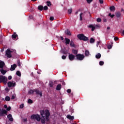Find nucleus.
Wrapping results in <instances>:
<instances>
[{"instance_id":"f03ea898","label":"nucleus","mask_w":124,"mask_h":124,"mask_svg":"<svg viewBox=\"0 0 124 124\" xmlns=\"http://www.w3.org/2000/svg\"><path fill=\"white\" fill-rule=\"evenodd\" d=\"M77 37L78 39H80V40H84V41H88V40H89V38L86 37V36L83 34L78 35Z\"/></svg>"},{"instance_id":"58836bf2","label":"nucleus","mask_w":124,"mask_h":124,"mask_svg":"<svg viewBox=\"0 0 124 124\" xmlns=\"http://www.w3.org/2000/svg\"><path fill=\"white\" fill-rule=\"evenodd\" d=\"M95 28H96L97 29H98V28H100V25H96L95 26Z\"/></svg>"},{"instance_id":"4d7b16f0","label":"nucleus","mask_w":124,"mask_h":124,"mask_svg":"<svg viewBox=\"0 0 124 124\" xmlns=\"http://www.w3.org/2000/svg\"><path fill=\"white\" fill-rule=\"evenodd\" d=\"M4 108H5L7 109V106L6 105H5L4 106Z\"/></svg>"},{"instance_id":"a211bd4d","label":"nucleus","mask_w":124,"mask_h":124,"mask_svg":"<svg viewBox=\"0 0 124 124\" xmlns=\"http://www.w3.org/2000/svg\"><path fill=\"white\" fill-rule=\"evenodd\" d=\"M115 15L116 16V17H117V18H120V17L121 16H122V14H121V13L120 12H117L116 14H115Z\"/></svg>"},{"instance_id":"680f3d73","label":"nucleus","mask_w":124,"mask_h":124,"mask_svg":"<svg viewBox=\"0 0 124 124\" xmlns=\"http://www.w3.org/2000/svg\"><path fill=\"white\" fill-rule=\"evenodd\" d=\"M3 51H4V49H1L0 50V52H3Z\"/></svg>"},{"instance_id":"e433bc0d","label":"nucleus","mask_w":124,"mask_h":124,"mask_svg":"<svg viewBox=\"0 0 124 124\" xmlns=\"http://www.w3.org/2000/svg\"><path fill=\"white\" fill-rule=\"evenodd\" d=\"M62 60H65V59H66V56L63 55L62 56Z\"/></svg>"},{"instance_id":"6ab92c4d","label":"nucleus","mask_w":124,"mask_h":124,"mask_svg":"<svg viewBox=\"0 0 124 124\" xmlns=\"http://www.w3.org/2000/svg\"><path fill=\"white\" fill-rule=\"evenodd\" d=\"M0 71L1 73L2 74H3V75H4V74H5V73H6V71H4V70H3V69H1L0 70Z\"/></svg>"},{"instance_id":"20e7f679","label":"nucleus","mask_w":124,"mask_h":124,"mask_svg":"<svg viewBox=\"0 0 124 124\" xmlns=\"http://www.w3.org/2000/svg\"><path fill=\"white\" fill-rule=\"evenodd\" d=\"M31 120H36L38 122L40 121V116L38 114H33L31 116Z\"/></svg>"},{"instance_id":"39448f33","label":"nucleus","mask_w":124,"mask_h":124,"mask_svg":"<svg viewBox=\"0 0 124 124\" xmlns=\"http://www.w3.org/2000/svg\"><path fill=\"white\" fill-rule=\"evenodd\" d=\"M76 58L78 61H83L85 58V56L83 54H77Z\"/></svg>"},{"instance_id":"4468645a","label":"nucleus","mask_w":124,"mask_h":124,"mask_svg":"<svg viewBox=\"0 0 124 124\" xmlns=\"http://www.w3.org/2000/svg\"><path fill=\"white\" fill-rule=\"evenodd\" d=\"M66 45L69 44L70 43V40L67 38H65Z\"/></svg>"},{"instance_id":"ddd939ff","label":"nucleus","mask_w":124,"mask_h":124,"mask_svg":"<svg viewBox=\"0 0 124 124\" xmlns=\"http://www.w3.org/2000/svg\"><path fill=\"white\" fill-rule=\"evenodd\" d=\"M4 65H5L4 62L2 61L0 62V68H2Z\"/></svg>"},{"instance_id":"79ce46f5","label":"nucleus","mask_w":124,"mask_h":124,"mask_svg":"<svg viewBox=\"0 0 124 124\" xmlns=\"http://www.w3.org/2000/svg\"><path fill=\"white\" fill-rule=\"evenodd\" d=\"M82 15H83V14L81 13L80 14V21H82L83 20V19L82 18Z\"/></svg>"},{"instance_id":"c9c22d12","label":"nucleus","mask_w":124,"mask_h":124,"mask_svg":"<svg viewBox=\"0 0 124 124\" xmlns=\"http://www.w3.org/2000/svg\"><path fill=\"white\" fill-rule=\"evenodd\" d=\"M46 3H47V6H50V5H51V2L50 1H47Z\"/></svg>"},{"instance_id":"2f4dec72","label":"nucleus","mask_w":124,"mask_h":124,"mask_svg":"<svg viewBox=\"0 0 124 124\" xmlns=\"http://www.w3.org/2000/svg\"><path fill=\"white\" fill-rule=\"evenodd\" d=\"M16 75H17L18 76H21V73H20V71H17L16 72Z\"/></svg>"},{"instance_id":"412c9836","label":"nucleus","mask_w":124,"mask_h":124,"mask_svg":"<svg viewBox=\"0 0 124 124\" xmlns=\"http://www.w3.org/2000/svg\"><path fill=\"white\" fill-rule=\"evenodd\" d=\"M17 36H18L17 34L15 33L13 35H12V37L13 39H16V38H17Z\"/></svg>"},{"instance_id":"49530a36","label":"nucleus","mask_w":124,"mask_h":124,"mask_svg":"<svg viewBox=\"0 0 124 124\" xmlns=\"http://www.w3.org/2000/svg\"><path fill=\"white\" fill-rule=\"evenodd\" d=\"M50 87H53V83L52 82H49Z\"/></svg>"},{"instance_id":"cd10ccee","label":"nucleus","mask_w":124,"mask_h":124,"mask_svg":"<svg viewBox=\"0 0 124 124\" xmlns=\"http://www.w3.org/2000/svg\"><path fill=\"white\" fill-rule=\"evenodd\" d=\"M34 90H30L29 91V93H30V94H32L33 93H34Z\"/></svg>"},{"instance_id":"864d4df0","label":"nucleus","mask_w":124,"mask_h":124,"mask_svg":"<svg viewBox=\"0 0 124 124\" xmlns=\"http://www.w3.org/2000/svg\"><path fill=\"white\" fill-rule=\"evenodd\" d=\"M61 40H63L62 42H64V40H63V37L62 36H61Z\"/></svg>"},{"instance_id":"2eb2a0df","label":"nucleus","mask_w":124,"mask_h":124,"mask_svg":"<svg viewBox=\"0 0 124 124\" xmlns=\"http://www.w3.org/2000/svg\"><path fill=\"white\" fill-rule=\"evenodd\" d=\"M89 28H92V31H94V30L95 29V26H93V25H90L89 26Z\"/></svg>"},{"instance_id":"13d9d810","label":"nucleus","mask_w":124,"mask_h":124,"mask_svg":"<svg viewBox=\"0 0 124 124\" xmlns=\"http://www.w3.org/2000/svg\"><path fill=\"white\" fill-rule=\"evenodd\" d=\"M115 16V15H112L110 16L111 18H113V17Z\"/></svg>"},{"instance_id":"f257e3e1","label":"nucleus","mask_w":124,"mask_h":124,"mask_svg":"<svg viewBox=\"0 0 124 124\" xmlns=\"http://www.w3.org/2000/svg\"><path fill=\"white\" fill-rule=\"evenodd\" d=\"M40 114L41 116H42V118L41 119V122L42 124H45L46 120L47 122L49 121V116H50V112H49V110L47 109H46L45 111L41 110ZM45 117L46 120L45 119Z\"/></svg>"},{"instance_id":"ea45409f","label":"nucleus","mask_w":124,"mask_h":124,"mask_svg":"<svg viewBox=\"0 0 124 124\" xmlns=\"http://www.w3.org/2000/svg\"><path fill=\"white\" fill-rule=\"evenodd\" d=\"M28 102V103H32V100H31V99H29Z\"/></svg>"},{"instance_id":"9b49d317","label":"nucleus","mask_w":124,"mask_h":124,"mask_svg":"<svg viewBox=\"0 0 124 124\" xmlns=\"http://www.w3.org/2000/svg\"><path fill=\"white\" fill-rule=\"evenodd\" d=\"M7 118L10 122H13V118H12V115L11 114L8 115Z\"/></svg>"},{"instance_id":"f704fd0d","label":"nucleus","mask_w":124,"mask_h":124,"mask_svg":"<svg viewBox=\"0 0 124 124\" xmlns=\"http://www.w3.org/2000/svg\"><path fill=\"white\" fill-rule=\"evenodd\" d=\"M19 108H20V109H23V108H24V104L20 105Z\"/></svg>"},{"instance_id":"603ef678","label":"nucleus","mask_w":124,"mask_h":124,"mask_svg":"<svg viewBox=\"0 0 124 124\" xmlns=\"http://www.w3.org/2000/svg\"><path fill=\"white\" fill-rule=\"evenodd\" d=\"M99 43H100V41L98 42L97 43V45H96L97 47H98V46H99Z\"/></svg>"},{"instance_id":"3c124183","label":"nucleus","mask_w":124,"mask_h":124,"mask_svg":"<svg viewBox=\"0 0 124 124\" xmlns=\"http://www.w3.org/2000/svg\"><path fill=\"white\" fill-rule=\"evenodd\" d=\"M118 39H119V38H118L117 37H115L114 38V40H115V41H117V40H118Z\"/></svg>"},{"instance_id":"f8f14e48","label":"nucleus","mask_w":124,"mask_h":124,"mask_svg":"<svg viewBox=\"0 0 124 124\" xmlns=\"http://www.w3.org/2000/svg\"><path fill=\"white\" fill-rule=\"evenodd\" d=\"M34 92L37 94H39L40 96H42V93L37 90H34Z\"/></svg>"},{"instance_id":"393cba45","label":"nucleus","mask_w":124,"mask_h":124,"mask_svg":"<svg viewBox=\"0 0 124 124\" xmlns=\"http://www.w3.org/2000/svg\"><path fill=\"white\" fill-rule=\"evenodd\" d=\"M38 9L39 10L42 11V10H43V6L42 5H40L38 7Z\"/></svg>"},{"instance_id":"0e129e2a","label":"nucleus","mask_w":124,"mask_h":124,"mask_svg":"<svg viewBox=\"0 0 124 124\" xmlns=\"http://www.w3.org/2000/svg\"><path fill=\"white\" fill-rule=\"evenodd\" d=\"M111 13H109V15H108V16H111Z\"/></svg>"},{"instance_id":"aec40b11","label":"nucleus","mask_w":124,"mask_h":124,"mask_svg":"<svg viewBox=\"0 0 124 124\" xmlns=\"http://www.w3.org/2000/svg\"><path fill=\"white\" fill-rule=\"evenodd\" d=\"M95 58L96 59H100V58H101V54H100V53L97 54L95 56Z\"/></svg>"},{"instance_id":"09e8293b","label":"nucleus","mask_w":124,"mask_h":124,"mask_svg":"<svg viewBox=\"0 0 124 124\" xmlns=\"http://www.w3.org/2000/svg\"><path fill=\"white\" fill-rule=\"evenodd\" d=\"M99 2L101 4H102L103 3V0H99Z\"/></svg>"},{"instance_id":"69168bd1","label":"nucleus","mask_w":124,"mask_h":124,"mask_svg":"<svg viewBox=\"0 0 124 124\" xmlns=\"http://www.w3.org/2000/svg\"><path fill=\"white\" fill-rule=\"evenodd\" d=\"M32 1H36V0H31Z\"/></svg>"},{"instance_id":"de8ad7c7","label":"nucleus","mask_w":124,"mask_h":124,"mask_svg":"<svg viewBox=\"0 0 124 124\" xmlns=\"http://www.w3.org/2000/svg\"><path fill=\"white\" fill-rule=\"evenodd\" d=\"M8 79L9 80H11L12 79V77L11 76H9Z\"/></svg>"},{"instance_id":"052dcab7","label":"nucleus","mask_w":124,"mask_h":124,"mask_svg":"<svg viewBox=\"0 0 124 124\" xmlns=\"http://www.w3.org/2000/svg\"><path fill=\"white\" fill-rule=\"evenodd\" d=\"M103 21L105 22H107V20L106 19H104Z\"/></svg>"},{"instance_id":"a19ab883","label":"nucleus","mask_w":124,"mask_h":124,"mask_svg":"<svg viewBox=\"0 0 124 124\" xmlns=\"http://www.w3.org/2000/svg\"><path fill=\"white\" fill-rule=\"evenodd\" d=\"M44 10H48V7H47V6H45L44 7Z\"/></svg>"},{"instance_id":"b1692460","label":"nucleus","mask_w":124,"mask_h":124,"mask_svg":"<svg viewBox=\"0 0 124 124\" xmlns=\"http://www.w3.org/2000/svg\"><path fill=\"white\" fill-rule=\"evenodd\" d=\"M94 41H95V40H94L93 38H91L90 39V43H94Z\"/></svg>"},{"instance_id":"8fccbe9b","label":"nucleus","mask_w":124,"mask_h":124,"mask_svg":"<svg viewBox=\"0 0 124 124\" xmlns=\"http://www.w3.org/2000/svg\"><path fill=\"white\" fill-rule=\"evenodd\" d=\"M15 98V95H13L11 97V99H14Z\"/></svg>"},{"instance_id":"72a5a7b5","label":"nucleus","mask_w":124,"mask_h":124,"mask_svg":"<svg viewBox=\"0 0 124 124\" xmlns=\"http://www.w3.org/2000/svg\"><path fill=\"white\" fill-rule=\"evenodd\" d=\"M99 64L100 65H103L104 64V62L103 61H100L99 62Z\"/></svg>"},{"instance_id":"4be33fe9","label":"nucleus","mask_w":124,"mask_h":124,"mask_svg":"<svg viewBox=\"0 0 124 124\" xmlns=\"http://www.w3.org/2000/svg\"><path fill=\"white\" fill-rule=\"evenodd\" d=\"M72 52L73 54H74V55H77V54L78 53V51L75 49H73L72 50Z\"/></svg>"},{"instance_id":"774afa93","label":"nucleus","mask_w":124,"mask_h":124,"mask_svg":"<svg viewBox=\"0 0 124 124\" xmlns=\"http://www.w3.org/2000/svg\"><path fill=\"white\" fill-rule=\"evenodd\" d=\"M78 13V12H77L76 13V14H77Z\"/></svg>"},{"instance_id":"5701e85b","label":"nucleus","mask_w":124,"mask_h":124,"mask_svg":"<svg viewBox=\"0 0 124 124\" xmlns=\"http://www.w3.org/2000/svg\"><path fill=\"white\" fill-rule=\"evenodd\" d=\"M65 32L66 34H67V35H71V33L70 32V31L68 30H66Z\"/></svg>"},{"instance_id":"4c0bfd02","label":"nucleus","mask_w":124,"mask_h":124,"mask_svg":"<svg viewBox=\"0 0 124 124\" xmlns=\"http://www.w3.org/2000/svg\"><path fill=\"white\" fill-rule=\"evenodd\" d=\"M6 110L7 111H10V110H11V107H9L8 108H7Z\"/></svg>"},{"instance_id":"5fc2aeb1","label":"nucleus","mask_w":124,"mask_h":124,"mask_svg":"<svg viewBox=\"0 0 124 124\" xmlns=\"http://www.w3.org/2000/svg\"><path fill=\"white\" fill-rule=\"evenodd\" d=\"M108 49H111V48H112V47L111 46H108Z\"/></svg>"},{"instance_id":"a18cd8bd","label":"nucleus","mask_w":124,"mask_h":124,"mask_svg":"<svg viewBox=\"0 0 124 124\" xmlns=\"http://www.w3.org/2000/svg\"><path fill=\"white\" fill-rule=\"evenodd\" d=\"M88 3H90V2H92L93 1V0H86Z\"/></svg>"},{"instance_id":"c756f323","label":"nucleus","mask_w":124,"mask_h":124,"mask_svg":"<svg viewBox=\"0 0 124 124\" xmlns=\"http://www.w3.org/2000/svg\"><path fill=\"white\" fill-rule=\"evenodd\" d=\"M96 21L98 23H100V22H101V18L99 17L97 18Z\"/></svg>"},{"instance_id":"6e6d98bb","label":"nucleus","mask_w":124,"mask_h":124,"mask_svg":"<svg viewBox=\"0 0 124 124\" xmlns=\"http://www.w3.org/2000/svg\"><path fill=\"white\" fill-rule=\"evenodd\" d=\"M62 84L63 85V86H65V82H62Z\"/></svg>"},{"instance_id":"473e14b6","label":"nucleus","mask_w":124,"mask_h":124,"mask_svg":"<svg viewBox=\"0 0 124 124\" xmlns=\"http://www.w3.org/2000/svg\"><path fill=\"white\" fill-rule=\"evenodd\" d=\"M68 12L69 14H71V13L72 12V9H70L68 10Z\"/></svg>"},{"instance_id":"c85d7f7f","label":"nucleus","mask_w":124,"mask_h":124,"mask_svg":"<svg viewBox=\"0 0 124 124\" xmlns=\"http://www.w3.org/2000/svg\"><path fill=\"white\" fill-rule=\"evenodd\" d=\"M5 100L6 101H9L10 100V97L9 96H6L5 97Z\"/></svg>"},{"instance_id":"dca6fc26","label":"nucleus","mask_w":124,"mask_h":124,"mask_svg":"<svg viewBox=\"0 0 124 124\" xmlns=\"http://www.w3.org/2000/svg\"><path fill=\"white\" fill-rule=\"evenodd\" d=\"M61 89H62V85H61V84H58V85L57 86L56 90H57V91H60V90H61Z\"/></svg>"},{"instance_id":"6e6552de","label":"nucleus","mask_w":124,"mask_h":124,"mask_svg":"<svg viewBox=\"0 0 124 124\" xmlns=\"http://www.w3.org/2000/svg\"><path fill=\"white\" fill-rule=\"evenodd\" d=\"M11 53H12V51H11L10 49H7L6 51V56L8 57V58H11L12 57V55H11Z\"/></svg>"},{"instance_id":"338daca9","label":"nucleus","mask_w":124,"mask_h":124,"mask_svg":"<svg viewBox=\"0 0 124 124\" xmlns=\"http://www.w3.org/2000/svg\"><path fill=\"white\" fill-rule=\"evenodd\" d=\"M122 11H124V9H122Z\"/></svg>"},{"instance_id":"bb28decb","label":"nucleus","mask_w":124,"mask_h":124,"mask_svg":"<svg viewBox=\"0 0 124 124\" xmlns=\"http://www.w3.org/2000/svg\"><path fill=\"white\" fill-rule=\"evenodd\" d=\"M85 56H89L90 55V52L88 50H86L85 52Z\"/></svg>"},{"instance_id":"1a4fd4ad","label":"nucleus","mask_w":124,"mask_h":124,"mask_svg":"<svg viewBox=\"0 0 124 124\" xmlns=\"http://www.w3.org/2000/svg\"><path fill=\"white\" fill-rule=\"evenodd\" d=\"M75 59V56L73 55V54H70L69 55V60L70 61H73Z\"/></svg>"},{"instance_id":"7ed1b4c3","label":"nucleus","mask_w":124,"mask_h":124,"mask_svg":"<svg viewBox=\"0 0 124 124\" xmlns=\"http://www.w3.org/2000/svg\"><path fill=\"white\" fill-rule=\"evenodd\" d=\"M0 83H3L6 85L7 84V78L3 76H0Z\"/></svg>"},{"instance_id":"bf43d9fd","label":"nucleus","mask_w":124,"mask_h":124,"mask_svg":"<svg viewBox=\"0 0 124 124\" xmlns=\"http://www.w3.org/2000/svg\"><path fill=\"white\" fill-rule=\"evenodd\" d=\"M18 66H20V65H21V64L20 63V62H18Z\"/></svg>"},{"instance_id":"a878e982","label":"nucleus","mask_w":124,"mask_h":124,"mask_svg":"<svg viewBox=\"0 0 124 124\" xmlns=\"http://www.w3.org/2000/svg\"><path fill=\"white\" fill-rule=\"evenodd\" d=\"M109 9L110 11H115V7L114 6L110 7Z\"/></svg>"},{"instance_id":"37998d69","label":"nucleus","mask_w":124,"mask_h":124,"mask_svg":"<svg viewBox=\"0 0 124 124\" xmlns=\"http://www.w3.org/2000/svg\"><path fill=\"white\" fill-rule=\"evenodd\" d=\"M49 19L50 21H54V17L53 16H51Z\"/></svg>"},{"instance_id":"7c9ffc66","label":"nucleus","mask_w":124,"mask_h":124,"mask_svg":"<svg viewBox=\"0 0 124 124\" xmlns=\"http://www.w3.org/2000/svg\"><path fill=\"white\" fill-rule=\"evenodd\" d=\"M70 46H72V47H74V43H73L72 41L70 42Z\"/></svg>"},{"instance_id":"423d86ee","label":"nucleus","mask_w":124,"mask_h":124,"mask_svg":"<svg viewBox=\"0 0 124 124\" xmlns=\"http://www.w3.org/2000/svg\"><path fill=\"white\" fill-rule=\"evenodd\" d=\"M4 114L7 115V110L3 109H0V117H3Z\"/></svg>"},{"instance_id":"c03bdc74","label":"nucleus","mask_w":124,"mask_h":124,"mask_svg":"<svg viewBox=\"0 0 124 124\" xmlns=\"http://www.w3.org/2000/svg\"><path fill=\"white\" fill-rule=\"evenodd\" d=\"M67 92L68 93H71V90L70 89H68L67 90Z\"/></svg>"},{"instance_id":"0eeeda50","label":"nucleus","mask_w":124,"mask_h":124,"mask_svg":"<svg viewBox=\"0 0 124 124\" xmlns=\"http://www.w3.org/2000/svg\"><path fill=\"white\" fill-rule=\"evenodd\" d=\"M16 86V82L15 81H10L8 82V86L9 88H11V87H15Z\"/></svg>"},{"instance_id":"f3484780","label":"nucleus","mask_w":124,"mask_h":124,"mask_svg":"<svg viewBox=\"0 0 124 124\" xmlns=\"http://www.w3.org/2000/svg\"><path fill=\"white\" fill-rule=\"evenodd\" d=\"M67 119H69V120H74V117L71 116L70 115H67Z\"/></svg>"},{"instance_id":"9d476101","label":"nucleus","mask_w":124,"mask_h":124,"mask_svg":"<svg viewBox=\"0 0 124 124\" xmlns=\"http://www.w3.org/2000/svg\"><path fill=\"white\" fill-rule=\"evenodd\" d=\"M17 67V65L16 64H14V65H12L11 66L10 70L11 71H13V70H15V68Z\"/></svg>"},{"instance_id":"e2e57ef3","label":"nucleus","mask_w":124,"mask_h":124,"mask_svg":"<svg viewBox=\"0 0 124 124\" xmlns=\"http://www.w3.org/2000/svg\"><path fill=\"white\" fill-rule=\"evenodd\" d=\"M110 27H107V30H110Z\"/></svg>"}]
</instances>
